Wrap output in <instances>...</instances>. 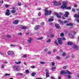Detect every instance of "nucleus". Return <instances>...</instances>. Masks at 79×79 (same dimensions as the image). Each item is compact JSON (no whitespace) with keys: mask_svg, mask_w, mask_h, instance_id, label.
<instances>
[{"mask_svg":"<svg viewBox=\"0 0 79 79\" xmlns=\"http://www.w3.org/2000/svg\"><path fill=\"white\" fill-rule=\"evenodd\" d=\"M6 15H7V16H10V10H6Z\"/></svg>","mask_w":79,"mask_h":79,"instance_id":"nucleus-10","label":"nucleus"},{"mask_svg":"<svg viewBox=\"0 0 79 79\" xmlns=\"http://www.w3.org/2000/svg\"><path fill=\"white\" fill-rule=\"evenodd\" d=\"M62 56H66V52H64L62 55Z\"/></svg>","mask_w":79,"mask_h":79,"instance_id":"nucleus-26","label":"nucleus"},{"mask_svg":"<svg viewBox=\"0 0 79 79\" xmlns=\"http://www.w3.org/2000/svg\"><path fill=\"white\" fill-rule=\"evenodd\" d=\"M20 21L19 20H16L13 21V24H18V23Z\"/></svg>","mask_w":79,"mask_h":79,"instance_id":"nucleus-9","label":"nucleus"},{"mask_svg":"<svg viewBox=\"0 0 79 79\" xmlns=\"http://www.w3.org/2000/svg\"><path fill=\"white\" fill-rule=\"evenodd\" d=\"M63 69H66V66H64L63 67Z\"/></svg>","mask_w":79,"mask_h":79,"instance_id":"nucleus-47","label":"nucleus"},{"mask_svg":"<svg viewBox=\"0 0 79 79\" xmlns=\"http://www.w3.org/2000/svg\"><path fill=\"white\" fill-rule=\"evenodd\" d=\"M73 34H75L76 33V31H74L73 32H72Z\"/></svg>","mask_w":79,"mask_h":79,"instance_id":"nucleus-60","label":"nucleus"},{"mask_svg":"<svg viewBox=\"0 0 79 79\" xmlns=\"http://www.w3.org/2000/svg\"><path fill=\"white\" fill-rule=\"evenodd\" d=\"M40 63H41V64H45V63L44 61H41L40 62Z\"/></svg>","mask_w":79,"mask_h":79,"instance_id":"nucleus-40","label":"nucleus"},{"mask_svg":"<svg viewBox=\"0 0 79 79\" xmlns=\"http://www.w3.org/2000/svg\"><path fill=\"white\" fill-rule=\"evenodd\" d=\"M72 11H73V12H75V11H76V10H75L74 9H72Z\"/></svg>","mask_w":79,"mask_h":79,"instance_id":"nucleus-48","label":"nucleus"},{"mask_svg":"<svg viewBox=\"0 0 79 79\" xmlns=\"http://www.w3.org/2000/svg\"><path fill=\"white\" fill-rule=\"evenodd\" d=\"M4 63L5 64H7V63H8L7 61H5L4 62Z\"/></svg>","mask_w":79,"mask_h":79,"instance_id":"nucleus-63","label":"nucleus"},{"mask_svg":"<svg viewBox=\"0 0 79 79\" xmlns=\"http://www.w3.org/2000/svg\"><path fill=\"white\" fill-rule=\"evenodd\" d=\"M75 57V56L74 54H72L71 56V58H74Z\"/></svg>","mask_w":79,"mask_h":79,"instance_id":"nucleus-36","label":"nucleus"},{"mask_svg":"<svg viewBox=\"0 0 79 79\" xmlns=\"http://www.w3.org/2000/svg\"><path fill=\"white\" fill-rule=\"evenodd\" d=\"M21 5H22L21 4V2H19V3H18V5L19 6H21Z\"/></svg>","mask_w":79,"mask_h":79,"instance_id":"nucleus-43","label":"nucleus"},{"mask_svg":"<svg viewBox=\"0 0 79 79\" xmlns=\"http://www.w3.org/2000/svg\"><path fill=\"white\" fill-rule=\"evenodd\" d=\"M73 48H75V49H78V46H77V45L76 44H74L73 45Z\"/></svg>","mask_w":79,"mask_h":79,"instance_id":"nucleus-15","label":"nucleus"},{"mask_svg":"<svg viewBox=\"0 0 79 79\" xmlns=\"http://www.w3.org/2000/svg\"><path fill=\"white\" fill-rule=\"evenodd\" d=\"M48 50H47V49H45L44 50V51L45 52H47Z\"/></svg>","mask_w":79,"mask_h":79,"instance_id":"nucleus-62","label":"nucleus"},{"mask_svg":"<svg viewBox=\"0 0 79 79\" xmlns=\"http://www.w3.org/2000/svg\"><path fill=\"white\" fill-rule=\"evenodd\" d=\"M52 12L51 10H47V9H45V16H48V15H50Z\"/></svg>","mask_w":79,"mask_h":79,"instance_id":"nucleus-2","label":"nucleus"},{"mask_svg":"<svg viewBox=\"0 0 79 79\" xmlns=\"http://www.w3.org/2000/svg\"><path fill=\"white\" fill-rule=\"evenodd\" d=\"M15 63L16 64H21V61H15Z\"/></svg>","mask_w":79,"mask_h":79,"instance_id":"nucleus-18","label":"nucleus"},{"mask_svg":"<svg viewBox=\"0 0 79 79\" xmlns=\"http://www.w3.org/2000/svg\"><path fill=\"white\" fill-rule=\"evenodd\" d=\"M41 15V12H39V13H38V15L39 16H40Z\"/></svg>","mask_w":79,"mask_h":79,"instance_id":"nucleus-41","label":"nucleus"},{"mask_svg":"<svg viewBox=\"0 0 79 79\" xmlns=\"http://www.w3.org/2000/svg\"><path fill=\"white\" fill-rule=\"evenodd\" d=\"M18 34H19V35H22V33H21V32H20L18 33Z\"/></svg>","mask_w":79,"mask_h":79,"instance_id":"nucleus-52","label":"nucleus"},{"mask_svg":"<svg viewBox=\"0 0 79 79\" xmlns=\"http://www.w3.org/2000/svg\"><path fill=\"white\" fill-rule=\"evenodd\" d=\"M44 22H42L41 23V26H43V25H44Z\"/></svg>","mask_w":79,"mask_h":79,"instance_id":"nucleus-49","label":"nucleus"},{"mask_svg":"<svg viewBox=\"0 0 79 79\" xmlns=\"http://www.w3.org/2000/svg\"><path fill=\"white\" fill-rule=\"evenodd\" d=\"M72 74V73L68 70L64 71L63 70L61 71L60 74Z\"/></svg>","mask_w":79,"mask_h":79,"instance_id":"nucleus-3","label":"nucleus"},{"mask_svg":"<svg viewBox=\"0 0 79 79\" xmlns=\"http://www.w3.org/2000/svg\"><path fill=\"white\" fill-rule=\"evenodd\" d=\"M26 27L24 26H21V29H26Z\"/></svg>","mask_w":79,"mask_h":79,"instance_id":"nucleus-25","label":"nucleus"},{"mask_svg":"<svg viewBox=\"0 0 79 79\" xmlns=\"http://www.w3.org/2000/svg\"><path fill=\"white\" fill-rule=\"evenodd\" d=\"M53 3L55 4V5H61V2L60 1H59L58 2H56V1H53Z\"/></svg>","mask_w":79,"mask_h":79,"instance_id":"nucleus-6","label":"nucleus"},{"mask_svg":"<svg viewBox=\"0 0 79 79\" xmlns=\"http://www.w3.org/2000/svg\"><path fill=\"white\" fill-rule=\"evenodd\" d=\"M57 50H56V49H53V52H56Z\"/></svg>","mask_w":79,"mask_h":79,"instance_id":"nucleus-53","label":"nucleus"},{"mask_svg":"<svg viewBox=\"0 0 79 79\" xmlns=\"http://www.w3.org/2000/svg\"><path fill=\"white\" fill-rule=\"evenodd\" d=\"M58 21L59 23H61L60 24H63V23H64V21H61V20H58Z\"/></svg>","mask_w":79,"mask_h":79,"instance_id":"nucleus-17","label":"nucleus"},{"mask_svg":"<svg viewBox=\"0 0 79 79\" xmlns=\"http://www.w3.org/2000/svg\"><path fill=\"white\" fill-rule=\"evenodd\" d=\"M7 54L9 55L12 56L14 54V53L12 51H9L7 52Z\"/></svg>","mask_w":79,"mask_h":79,"instance_id":"nucleus-8","label":"nucleus"},{"mask_svg":"<svg viewBox=\"0 0 79 79\" xmlns=\"http://www.w3.org/2000/svg\"><path fill=\"white\" fill-rule=\"evenodd\" d=\"M61 40L59 39V40L58 41V42L60 45H62V44H63V43H62V42H61Z\"/></svg>","mask_w":79,"mask_h":79,"instance_id":"nucleus-13","label":"nucleus"},{"mask_svg":"<svg viewBox=\"0 0 79 79\" xmlns=\"http://www.w3.org/2000/svg\"><path fill=\"white\" fill-rule=\"evenodd\" d=\"M5 76H10V74H8V73H6L5 74Z\"/></svg>","mask_w":79,"mask_h":79,"instance_id":"nucleus-44","label":"nucleus"},{"mask_svg":"<svg viewBox=\"0 0 79 79\" xmlns=\"http://www.w3.org/2000/svg\"><path fill=\"white\" fill-rule=\"evenodd\" d=\"M47 42H48V43H49V42H51V40L50 39H49L48 40H47L46 41Z\"/></svg>","mask_w":79,"mask_h":79,"instance_id":"nucleus-33","label":"nucleus"},{"mask_svg":"<svg viewBox=\"0 0 79 79\" xmlns=\"http://www.w3.org/2000/svg\"><path fill=\"white\" fill-rule=\"evenodd\" d=\"M11 12L12 13H16V11L15 10H12L11 11Z\"/></svg>","mask_w":79,"mask_h":79,"instance_id":"nucleus-32","label":"nucleus"},{"mask_svg":"<svg viewBox=\"0 0 79 79\" xmlns=\"http://www.w3.org/2000/svg\"><path fill=\"white\" fill-rule=\"evenodd\" d=\"M51 37H54V35H51Z\"/></svg>","mask_w":79,"mask_h":79,"instance_id":"nucleus-58","label":"nucleus"},{"mask_svg":"<svg viewBox=\"0 0 79 79\" xmlns=\"http://www.w3.org/2000/svg\"><path fill=\"white\" fill-rule=\"evenodd\" d=\"M67 77L68 78V79H70L71 77V75H69Z\"/></svg>","mask_w":79,"mask_h":79,"instance_id":"nucleus-42","label":"nucleus"},{"mask_svg":"<svg viewBox=\"0 0 79 79\" xmlns=\"http://www.w3.org/2000/svg\"><path fill=\"white\" fill-rule=\"evenodd\" d=\"M48 54H51V53H52V52H51V51H49L48 52Z\"/></svg>","mask_w":79,"mask_h":79,"instance_id":"nucleus-55","label":"nucleus"},{"mask_svg":"<svg viewBox=\"0 0 79 79\" xmlns=\"http://www.w3.org/2000/svg\"><path fill=\"white\" fill-rule=\"evenodd\" d=\"M29 33L27 32L26 33V35H29Z\"/></svg>","mask_w":79,"mask_h":79,"instance_id":"nucleus-61","label":"nucleus"},{"mask_svg":"<svg viewBox=\"0 0 79 79\" xmlns=\"http://www.w3.org/2000/svg\"><path fill=\"white\" fill-rule=\"evenodd\" d=\"M23 58H27V55H23Z\"/></svg>","mask_w":79,"mask_h":79,"instance_id":"nucleus-34","label":"nucleus"},{"mask_svg":"<svg viewBox=\"0 0 79 79\" xmlns=\"http://www.w3.org/2000/svg\"><path fill=\"white\" fill-rule=\"evenodd\" d=\"M5 6L6 7V8H8V5L6 4L5 5Z\"/></svg>","mask_w":79,"mask_h":79,"instance_id":"nucleus-57","label":"nucleus"},{"mask_svg":"<svg viewBox=\"0 0 79 79\" xmlns=\"http://www.w3.org/2000/svg\"><path fill=\"white\" fill-rule=\"evenodd\" d=\"M38 10H41V8H38Z\"/></svg>","mask_w":79,"mask_h":79,"instance_id":"nucleus-64","label":"nucleus"},{"mask_svg":"<svg viewBox=\"0 0 79 79\" xmlns=\"http://www.w3.org/2000/svg\"><path fill=\"white\" fill-rule=\"evenodd\" d=\"M69 57H70V55H68L65 58V60H67V59H68V58H69Z\"/></svg>","mask_w":79,"mask_h":79,"instance_id":"nucleus-27","label":"nucleus"},{"mask_svg":"<svg viewBox=\"0 0 79 79\" xmlns=\"http://www.w3.org/2000/svg\"><path fill=\"white\" fill-rule=\"evenodd\" d=\"M46 71V77H50V75H49V73H48V69H45Z\"/></svg>","mask_w":79,"mask_h":79,"instance_id":"nucleus-7","label":"nucleus"},{"mask_svg":"<svg viewBox=\"0 0 79 79\" xmlns=\"http://www.w3.org/2000/svg\"><path fill=\"white\" fill-rule=\"evenodd\" d=\"M29 40H28V43H31V40H32V38L30 37L29 38Z\"/></svg>","mask_w":79,"mask_h":79,"instance_id":"nucleus-20","label":"nucleus"},{"mask_svg":"<svg viewBox=\"0 0 79 79\" xmlns=\"http://www.w3.org/2000/svg\"><path fill=\"white\" fill-rule=\"evenodd\" d=\"M75 18H79V15L75 14L74 15Z\"/></svg>","mask_w":79,"mask_h":79,"instance_id":"nucleus-19","label":"nucleus"},{"mask_svg":"<svg viewBox=\"0 0 79 79\" xmlns=\"http://www.w3.org/2000/svg\"><path fill=\"white\" fill-rule=\"evenodd\" d=\"M17 75H20V76H23V73H16Z\"/></svg>","mask_w":79,"mask_h":79,"instance_id":"nucleus-23","label":"nucleus"},{"mask_svg":"<svg viewBox=\"0 0 79 79\" xmlns=\"http://www.w3.org/2000/svg\"><path fill=\"white\" fill-rule=\"evenodd\" d=\"M68 45H72L73 44V43H72V42H68L67 43Z\"/></svg>","mask_w":79,"mask_h":79,"instance_id":"nucleus-21","label":"nucleus"},{"mask_svg":"<svg viewBox=\"0 0 79 79\" xmlns=\"http://www.w3.org/2000/svg\"><path fill=\"white\" fill-rule=\"evenodd\" d=\"M66 25L67 26H73V24L72 23H69L67 24Z\"/></svg>","mask_w":79,"mask_h":79,"instance_id":"nucleus-16","label":"nucleus"},{"mask_svg":"<svg viewBox=\"0 0 79 79\" xmlns=\"http://www.w3.org/2000/svg\"><path fill=\"white\" fill-rule=\"evenodd\" d=\"M52 71H54V70L56 69V67H52Z\"/></svg>","mask_w":79,"mask_h":79,"instance_id":"nucleus-31","label":"nucleus"},{"mask_svg":"<svg viewBox=\"0 0 79 79\" xmlns=\"http://www.w3.org/2000/svg\"><path fill=\"white\" fill-rule=\"evenodd\" d=\"M31 68H33V69H34V68H35V66L34 65L32 66L31 67Z\"/></svg>","mask_w":79,"mask_h":79,"instance_id":"nucleus-46","label":"nucleus"},{"mask_svg":"<svg viewBox=\"0 0 79 79\" xmlns=\"http://www.w3.org/2000/svg\"><path fill=\"white\" fill-rule=\"evenodd\" d=\"M68 5V2H62V6H61V8L62 9H64V8H66L67 10H71V7L69 6L67 7L66 6Z\"/></svg>","mask_w":79,"mask_h":79,"instance_id":"nucleus-1","label":"nucleus"},{"mask_svg":"<svg viewBox=\"0 0 79 79\" xmlns=\"http://www.w3.org/2000/svg\"><path fill=\"white\" fill-rule=\"evenodd\" d=\"M4 67H5V65H2V66H1V68H4Z\"/></svg>","mask_w":79,"mask_h":79,"instance_id":"nucleus-50","label":"nucleus"},{"mask_svg":"<svg viewBox=\"0 0 79 79\" xmlns=\"http://www.w3.org/2000/svg\"><path fill=\"white\" fill-rule=\"evenodd\" d=\"M55 26L56 27V28L57 29H60V25H58V24H55Z\"/></svg>","mask_w":79,"mask_h":79,"instance_id":"nucleus-14","label":"nucleus"},{"mask_svg":"<svg viewBox=\"0 0 79 79\" xmlns=\"http://www.w3.org/2000/svg\"><path fill=\"white\" fill-rule=\"evenodd\" d=\"M60 36L61 37H63L64 36V33H62L60 34Z\"/></svg>","mask_w":79,"mask_h":79,"instance_id":"nucleus-35","label":"nucleus"},{"mask_svg":"<svg viewBox=\"0 0 79 79\" xmlns=\"http://www.w3.org/2000/svg\"><path fill=\"white\" fill-rule=\"evenodd\" d=\"M59 39H60V40H66L65 38L64 37L61 38H59Z\"/></svg>","mask_w":79,"mask_h":79,"instance_id":"nucleus-22","label":"nucleus"},{"mask_svg":"<svg viewBox=\"0 0 79 79\" xmlns=\"http://www.w3.org/2000/svg\"><path fill=\"white\" fill-rule=\"evenodd\" d=\"M40 25H37L35 28V30H38L40 28Z\"/></svg>","mask_w":79,"mask_h":79,"instance_id":"nucleus-11","label":"nucleus"},{"mask_svg":"<svg viewBox=\"0 0 79 79\" xmlns=\"http://www.w3.org/2000/svg\"><path fill=\"white\" fill-rule=\"evenodd\" d=\"M43 37L42 36L40 37L38 39H37V40H42L43 39Z\"/></svg>","mask_w":79,"mask_h":79,"instance_id":"nucleus-30","label":"nucleus"},{"mask_svg":"<svg viewBox=\"0 0 79 79\" xmlns=\"http://www.w3.org/2000/svg\"><path fill=\"white\" fill-rule=\"evenodd\" d=\"M68 15H69V12L66 11L65 12V14L64 15L65 17L66 18H68Z\"/></svg>","mask_w":79,"mask_h":79,"instance_id":"nucleus-12","label":"nucleus"},{"mask_svg":"<svg viewBox=\"0 0 79 79\" xmlns=\"http://www.w3.org/2000/svg\"><path fill=\"white\" fill-rule=\"evenodd\" d=\"M25 73H26V74H29V69L26 70Z\"/></svg>","mask_w":79,"mask_h":79,"instance_id":"nucleus-24","label":"nucleus"},{"mask_svg":"<svg viewBox=\"0 0 79 79\" xmlns=\"http://www.w3.org/2000/svg\"><path fill=\"white\" fill-rule=\"evenodd\" d=\"M51 78L52 79H56L54 77H52V76L51 77Z\"/></svg>","mask_w":79,"mask_h":79,"instance_id":"nucleus-54","label":"nucleus"},{"mask_svg":"<svg viewBox=\"0 0 79 79\" xmlns=\"http://www.w3.org/2000/svg\"><path fill=\"white\" fill-rule=\"evenodd\" d=\"M69 35L70 37H73V35H71L69 34Z\"/></svg>","mask_w":79,"mask_h":79,"instance_id":"nucleus-39","label":"nucleus"},{"mask_svg":"<svg viewBox=\"0 0 79 79\" xmlns=\"http://www.w3.org/2000/svg\"><path fill=\"white\" fill-rule=\"evenodd\" d=\"M13 68L15 69V71H20V68H19V66L17 65V66H14Z\"/></svg>","mask_w":79,"mask_h":79,"instance_id":"nucleus-4","label":"nucleus"},{"mask_svg":"<svg viewBox=\"0 0 79 79\" xmlns=\"http://www.w3.org/2000/svg\"><path fill=\"white\" fill-rule=\"evenodd\" d=\"M7 37L8 38L11 37V35H7Z\"/></svg>","mask_w":79,"mask_h":79,"instance_id":"nucleus-56","label":"nucleus"},{"mask_svg":"<svg viewBox=\"0 0 79 79\" xmlns=\"http://www.w3.org/2000/svg\"><path fill=\"white\" fill-rule=\"evenodd\" d=\"M56 59L57 60H60V57L58 56H57L56 57Z\"/></svg>","mask_w":79,"mask_h":79,"instance_id":"nucleus-45","label":"nucleus"},{"mask_svg":"<svg viewBox=\"0 0 79 79\" xmlns=\"http://www.w3.org/2000/svg\"><path fill=\"white\" fill-rule=\"evenodd\" d=\"M54 20V19H53L50 18L49 19L48 21H53Z\"/></svg>","mask_w":79,"mask_h":79,"instance_id":"nucleus-29","label":"nucleus"},{"mask_svg":"<svg viewBox=\"0 0 79 79\" xmlns=\"http://www.w3.org/2000/svg\"><path fill=\"white\" fill-rule=\"evenodd\" d=\"M54 14L56 15V16L58 18H61V15L63 16V14L60 13V15L57 13H55Z\"/></svg>","mask_w":79,"mask_h":79,"instance_id":"nucleus-5","label":"nucleus"},{"mask_svg":"<svg viewBox=\"0 0 79 79\" xmlns=\"http://www.w3.org/2000/svg\"><path fill=\"white\" fill-rule=\"evenodd\" d=\"M77 22H78V23H79V19H77Z\"/></svg>","mask_w":79,"mask_h":79,"instance_id":"nucleus-59","label":"nucleus"},{"mask_svg":"<svg viewBox=\"0 0 79 79\" xmlns=\"http://www.w3.org/2000/svg\"><path fill=\"white\" fill-rule=\"evenodd\" d=\"M32 76H34L35 74H36V73H33L31 74Z\"/></svg>","mask_w":79,"mask_h":79,"instance_id":"nucleus-28","label":"nucleus"},{"mask_svg":"<svg viewBox=\"0 0 79 79\" xmlns=\"http://www.w3.org/2000/svg\"><path fill=\"white\" fill-rule=\"evenodd\" d=\"M69 23V21L67 20H65L64 22V23Z\"/></svg>","mask_w":79,"mask_h":79,"instance_id":"nucleus-37","label":"nucleus"},{"mask_svg":"<svg viewBox=\"0 0 79 79\" xmlns=\"http://www.w3.org/2000/svg\"><path fill=\"white\" fill-rule=\"evenodd\" d=\"M52 66H55V63L54 62H52Z\"/></svg>","mask_w":79,"mask_h":79,"instance_id":"nucleus-51","label":"nucleus"},{"mask_svg":"<svg viewBox=\"0 0 79 79\" xmlns=\"http://www.w3.org/2000/svg\"><path fill=\"white\" fill-rule=\"evenodd\" d=\"M55 44H56V45L57 46H58V45H59L58 44V43H57V41H55Z\"/></svg>","mask_w":79,"mask_h":79,"instance_id":"nucleus-38","label":"nucleus"}]
</instances>
